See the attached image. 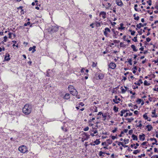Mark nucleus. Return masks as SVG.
Returning <instances> with one entry per match:
<instances>
[{
    "instance_id": "5",
    "label": "nucleus",
    "mask_w": 158,
    "mask_h": 158,
    "mask_svg": "<svg viewBox=\"0 0 158 158\" xmlns=\"http://www.w3.org/2000/svg\"><path fill=\"white\" fill-rule=\"evenodd\" d=\"M116 3L118 6L121 7L123 6V4L121 0H116Z\"/></svg>"
},
{
    "instance_id": "16",
    "label": "nucleus",
    "mask_w": 158,
    "mask_h": 158,
    "mask_svg": "<svg viewBox=\"0 0 158 158\" xmlns=\"http://www.w3.org/2000/svg\"><path fill=\"white\" fill-rule=\"evenodd\" d=\"M129 111V110H122L120 112L121 114H120V116H122L123 115V114L125 113V112H127Z\"/></svg>"
},
{
    "instance_id": "35",
    "label": "nucleus",
    "mask_w": 158,
    "mask_h": 158,
    "mask_svg": "<svg viewBox=\"0 0 158 158\" xmlns=\"http://www.w3.org/2000/svg\"><path fill=\"white\" fill-rule=\"evenodd\" d=\"M142 102V100L141 99H138L136 101V102L138 104H139Z\"/></svg>"
},
{
    "instance_id": "32",
    "label": "nucleus",
    "mask_w": 158,
    "mask_h": 158,
    "mask_svg": "<svg viewBox=\"0 0 158 158\" xmlns=\"http://www.w3.org/2000/svg\"><path fill=\"white\" fill-rule=\"evenodd\" d=\"M132 40L133 41H134L135 42H137V37L135 36L134 37V38L133 39H132Z\"/></svg>"
},
{
    "instance_id": "63",
    "label": "nucleus",
    "mask_w": 158,
    "mask_h": 158,
    "mask_svg": "<svg viewBox=\"0 0 158 158\" xmlns=\"http://www.w3.org/2000/svg\"><path fill=\"white\" fill-rule=\"evenodd\" d=\"M134 113L135 114H137L138 113V111L137 110H135L134 112Z\"/></svg>"
},
{
    "instance_id": "46",
    "label": "nucleus",
    "mask_w": 158,
    "mask_h": 158,
    "mask_svg": "<svg viewBox=\"0 0 158 158\" xmlns=\"http://www.w3.org/2000/svg\"><path fill=\"white\" fill-rule=\"evenodd\" d=\"M120 45L121 47H124V45L121 42L120 44Z\"/></svg>"
},
{
    "instance_id": "45",
    "label": "nucleus",
    "mask_w": 158,
    "mask_h": 158,
    "mask_svg": "<svg viewBox=\"0 0 158 158\" xmlns=\"http://www.w3.org/2000/svg\"><path fill=\"white\" fill-rule=\"evenodd\" d=\"M104 34L105 35V36H106V37H107V34H108V33H107V31H105V30L104 31Z\"/></svg>"
},
{
    "instance_id": "39",
    "label": "nucleus",
    "mask_w": 158,
    "mask_h": 158,
    "mask_svg": "<svg viewBox=\"0 0 158 158\" xmlns=\"http://www.w3.org/2000/svg\"><path fill=\"white\" fill-rule=\"evenodd\" d=\"M89 129V127H86L84 128L83 130L85 131H88Z\"/></svg>"
},
{
    "instance_id": "48",
    "label": "nucleus",
    "mask_w": 158,
    "mask_h": 158,
    "mask_svg": "<svg viewBox=\"0 0 158 158\" xmlns=\"http://www.w3.org/2000/svg\"><path fill=\"white\" fill-rule=\"evenodd\" d=\"M133 132V130H130L129 131V134L130 135H131L132 133Z\"/></svg>"
},
{
    "instance_id": "41",
    "label": "nucleus",
    "mask_w": 158,
    "mask_h": 158,
    "mask_svg": "<svg viewBox=\"0 0 158 158\" xmlns=\"http://www.w3.org/2000/svg\"><path fill=\"white\" fill-rule=\"evenodd\" d=\"M84 135H85V137H89L90 135L89 134H88L84 132Z\"/></svg>"
},
{
    "instance_id": "4",
    "label": "nucleus",
    "mask_w": 158,
    "mask_h": 158,
    "mask_svg": "<svg viewBox=\"0 0 158 158\" xmlns=\"http://www.w3.org/2000/svg\"><path fill=\"white\" fill-rule=\"evenodd\" d=\"M70 92L71 94L74 96H77L78 94L77 92L75 89H73V90H70Z\"/></svg>"
},
{
    "instance_id": "49",
    "label": "nucleus",
    "mask_w": 158,
    "mask_h": 158,
    "mask_svg": "<svg viewBox=\"0 0 158 158\" xmlns=\"http://www.w3.org/2000/svg\"><path fill=\"white\" fill-rule=\"evenodd\" d=\"M96 64H95L94 62H93L92 66L93 67H96Z\"/></svg>"
},
{
    "instance_id": "57",
    "label": "nucleus",
    "mask_w": 158,
    "mask_h": 158,
    "mask_svg": "<svg viewBox=\"0 0 158 158\" xmlns=\"http://www.w3.org/2000/svg\"><path fill=\"white\" fill-rule=\"evenodd\" d=\"M153 62H154L155 64L158 63V59L156 60H154Z\"/></svg>"
},
{
    "instance_id": "19",
    "label": "nucleus",
    "mask_w": 158,
    "mask_h": 158,
    "mask_svg": "<svg viewBox=\"0 0 158 158\" xmlns=\"http://www.w3.org/2000/svg\"><path fill=\"white\" fill-rule=\"evenodd\" d=\"M94 143L95 145H98L100 143V141H99V139H97L96 140L94 141Z\"/></svg>"
},
{
    "instance_id": "55",
    "label": "nucleus",
    "mask_w": 158,
    "mask_h": 158,
    "mask_svg": "<svg viewBox=\"0 0 158 158\" xmlns=\"http://www.w3.org/2000/svg\"><path fill=\"white\" fill-rule=\"evenodd\" d=\"M148 142L147 141L144 142L141 144V145H145Z\"/></svg>"
},
{
    "instance_id": "47",
    "label": "nucleus",
    "mask_w": 158,
    "mask_h": 158,
    "mask_svg": "<svg viewBox=\"0 0 158 158\" xmlns=\"http://www.w3.org/2000/svg\"><path fill=\"white\" fill-rule=\"evenodd\" d=\"M145 154H141V155L138 156V157L139 158H141L142 156H145Z\"/></svg>"
},
{
    "instance_id": "59",
    "label": "nucleus",
    "mask_w": 158,
    "mask_h": 158,
    "mask_svg": "<svg viewBox=\"0 0 158 158\" xmlns=\"http://www.w3.org/2000/svg\"><path fill=\"white\" fill-rule=\"evenodd\" d=\"M117 130V129L116 128H115V129L114 130H113L112 131V132L113 133L115 132Z\"/></svg>"
},
{
    "instance_id": "7",
    "label": "nucleus",
    "mask_w": 158,
    "mask_h": 158,
    "mask_svg": "<svg viewBox=\"0 0 158 158\" xmlns=\"http://www.w3.org/2000/svg\"><path fill=\"white\" fill-rule=\"evenodd\" d=\"M147 24L146 23H144L143 24H142V23H140L139 24H137L136 26L137 28L139 29H140L141 27H143L144 26H146L147 25Z\"/></svg>"
},
{
    "instance_id": "36",
    "label": "nucleus",
    "mask_w": 158,
    "mask_h": 158,
    "mask_svg": "<svg viewBox=\"0 0 158 158\" xmlns=\"http://www.w3.org/2000/svg\"><path fill=\"white\" fill-rule=\"evenodd\" d=\"M128 62L130 65H132V60L131 59H129V60L128 61Z\"/></svg>"
},
{
    "instance_id": "53",
    "label": "nucleus",
    "mask_w": 158,
    "mask_h": 158,
    "mask_svg": "<svg viewBox=\"0 0 158 158\" xmlns=\"http://www.w3.org/2000/svg\"><path fill=\"white\" fill-rule=\"evenodd\" d=\"M13 34V33L10 32L8 33V35H9V38H11V35L12 34Z\"/></svg>"
},
{
    "instance_id": "11",
    "label": "nucleus",
    "mask_w": 158,
    "mask_h": 158,
    "mask_svg": "<svg viewBox=\"0 0 158 158\" xmlns=\"http://www.w3.org/2000/svg\"><path fill=\"white\" fill-rule=\"evenodd\" d=\"M145 135L144 134H143L142 135H140L139 136V137L140 140H142L143 141L145 139Z\"/></svg>"
},
{
    "instance_id": "61",
    "label": "nucleus",
    "mask_w": 158,
    "mask_h": 158,
    "mask_svg": "<svg viewBox=\"0 0 158 158\" xmlns=\"http://www.w3.org/2000/svg\"><path fill=\"white\" fill-rule=\"evenodd\" d=\"M147 12L148 13H149L150 15H152L153 13V11H152V12H150V11L149 10H148L147 11Z\"/></svg>"
},
{
    "instance_id": "51",
    "label": "nucleus",
    "mask_w": 158,
    "mask_h": 158,
    "mask_svg": "<svg viewBox=\"0 0 158 158\" xmlns=\"http://www.w3.org/2000/svg\"><path fill=\"white\" fill-rule=\"evenodd\" d=\"M123 142H118V145L119 146H120V145H121L122 146L123 144Z\"/></svg>"
},
{
    "instance_id": "25",
    "label": "nucleus",
    "mask_w": 158,
    "mask_h": 158,
    "mask_svg": "<svg viewBox=\"0 0 158 158\" xmlns=\"http://www.w3.org/2000/svg\"><path fill=\"white\" fill-rule=\"evenodd\" d=\"M140 152V151L138 150H134L133 152V153L134 154H136L137 153H139Z\"/></svg>"
},
{
    "instance_id": "14",
    "label": "nucleus",
    "mask_w": 158,
    "mask_h": 158,
    "mask_svg": "<svg viewBox=\"0 0 158 158\" xmlns=\"http://www.w3.org/2000/svg\"><path fill=\"white\" fill-rule=\"evenodd\" d=\"M70 98V95L69 94L67 93L64 97V98L65 99H68Z\"/></svg>"
},
{
    "instance_id": "12",
    "label": "nucleus",
    "mask_w": 158,
    "mask_h": 158,
    "mask_svg": "<svg viewBox=\"0 0 158 158\" xmlns=\"http://www.w3.org/2000/svg\"><path fill=\"white\" fill-rule=\"evenodd\" d=\"M35 48L36 47L35 46H33L32 47H30L29 49V51H31L33 50L32 52L34 53L36 51L35 49Z\"/></svg>"
},
{
    "instance_id": "17",
    "label": "nucleus",
    "mask_w": 158,
    "mask_h": 158,
    "mask_svg": "<svg viewBox=\"0 0 158 158\" xmlns=\"http://www.w3.org/2000/svg\"><path fill=\"white\" fill-rule=\"evenodd\" d=\"M131 47L133 51L137 52L138 51V49L136 48L135 46L134 45H132Z\"/></svg>"
},
{
    "instance_id": "40",
    "label": "nucleus",
    "mask_w": 158,
    "mask_h": 158,
    "mask_svg": "<svg viewBox=\"0 0 158 158\" xmlns=\"http://www.w3.org/2000/svg\"><path fill=\"white\" fill-rule=\"evenodd\" d=\"M129 139H124V141L125 142V144H126L127 143H128V142H129Z\"/></svg>"
},
{
    "instance_id": "62",
    "label": "nucleus",
    "mask_w": 158,
    "mask_h": 158,
    "mask_svg": "<svg viewBox=\"0 0 158 158\" xmlns=\"http://www.w3.org/2000/svg\"><path fill=\"white\" fill-rule=\"evenodd\" d=\"M79 105H81V106H83L84 105V104L82 102H80Z\"/></svg>"
},
{
    "instance_id": "52",
    "label": "nucleus",
    "mask_w": 158,
    "mask_h": 158,
    "mask_svg": "<svg viewBox=\"0 0 158 158\" xmlns=\"http://www.w3.org/2000/svg\"><path fill=\"white\" fill-rule=\"evenodd\" d=\"M135 20H138L139 19V16H137L136 17L134 18Z\"/></svg>"
},
{
    "instance_id": "60",
    "label": "nucleus",
    "mask_w": 158,
    "mask_h": 158,
    "mask_svg": "<svg viewBox=\"0 0 158 158\" xmlns=\"http://www.w3.org/2000/svg\"><path fill=\"white\" fill-rule=\"evenodd\" d=\"M116 138V137L114 136H111V138L113 140H114Z\"/></svg>"
},
{
    "instance_id": "37",
    "label": "nucleus",
    "mask_w": 158,
    "mask_h": 158,
    "mask_svg": "<svg viewBox=\"0 0 158 158\" xmlns=\"http://www.w3.org/2000/svg\"><path fill=\"white\" fill-rule=\"evenodd\" d=\"M96 26L97 27H99L100 26V23L98 22H96Z\"/></svg>"
},
{
    "instance_id": "24",
    "label": "nucleus",
    "mask_w": 158,
    "mask_h": 158,
    "mask_svg": "<svg viewBox=\"0 0 158 158\" xmlns=\"http://www.w3.org/2000/svg\"><path fill=\"white\" fill-rule=\"evenodd\" d=\"M126 120H128V123H131L132 121L134 120V118H127Z\"/></svg>"
},
{
    "instance_id": "44",
    "label": "nucleus",
    "mask_w": 158,
    "mask_h": 158,
    "mask_svg": "<svg viewBox=\"0 0 158 158\" xmlns=\"http://www.w3.org/2000/svg\"><path fill=\"white\" fill-rule=\"evenodd\" d=\"M138 6V5L137 4H135V5L134 7H135V10L136 11H138V9L137 8V7Z\"/></svg>"
},
{
    "instance_id": "42",
    "label": "nucleus",
    "mask_w": 158,
    "mask_h": 158,
    "mask_svg": "<svg viewBox=\"0 0 158 158\" xmlns=\"http://www.w3.org/2000/svg\"><path fill=\"white\" fill-rule=\"evenodd\" d=\"M30 24V22H28L27 23H25L24 24V26H27V25H29Z\"/></svg>"
},
{
    "instance_id": "31",
    "label": "nucleus",
    "mask_w": 158,
    "mask_h": 158,
    "mask_svg": "<svg viewBox=\"0 0 158 158\" xmlns=\"http://www.w3.org/2000/svg\"><path fill=\"white\" fill-rule=\"evenodd\" d=\"M143 117L145 119H147L148 118V117L147 115V113H145L144 114L143 116Z\"/></svg>"
},
{
    "instance_id": "64",
    "label": "nucleus",
    "mask_w": 158,
    "mask_h": 158,
    "mask_svg": "<svg viewBox=\"0 0 158 158\" xmlns=\"http://www.w3.org/2000/svg\"><path fill=\"white\" fill-rule=\"evenodd\" d=\"M153 90L155 91H158V87H157V88H154Z\"/></svg>"
},
{
    "instance_id": "10",
    "label": "nucleus",
    "mask_w": 158,
    "mask_h": 158,
    "mask_svg": "<svg viewBox=\"0 0 158 158\" xmlns=\"http://www.w3.org/2000/svg\"><path fill=\"white\" fill-rule=\"evenodd\" d=\"M150 140L151 141H153L154 140L155 141V143H152V144L154 145L155 144H156V145H158V144L157 143V141L156 138H151L150 139Z\"/></svg>"
},
{
    "instance_id": "20",
    "label": "nucleus",
    "mask_w": 158,
    "mask_h": 158,
    "mask_svg": "<svg viewBox=\"0 0 158 158\" xmlns=\"http://www.w3.org/2000/svg\"><path fill=\"white\" fill-rule=\"evenodd\" d=\"M98 77L99 79H102L104 77V75L103 74L100 73L98 75Z\"/></svg>"
},
{
    "instance_id": "18",
    "label": "nucleus",
    "mask_w": 158,
    "mask_h": 158,
    "mask_svg": "<svg viewBox=\"0 0 158 158\" xmlns=\"http://www.w3.org/2000/svg\"><path fill=\"white\" fill-rule=\"evenodd\" d=\"M132 138L134 140H138V138L137 136L134 134H133L131 136Z\"/></svg>"
},
{
    "instance_id": "8",
    "label": "nucleus",
    "mask_w": 158,
    "mask_h": 158,
    "mask_svg": "<svg viewBox=\"0 0 158 158\" xmlns=\"http://www.w3.org/2000/svg\"><path fill=\"white\" fill-rule=\"evenodd\" d=\"M10 59V57L9 54L7 53L6 54V55L4 58V60L6 61H8Z\"/></svg>"
},
{
    "instance_id": "54",
    "label": "nucleus",
    "mask_w": 158,
    "mask_h": 158,
    "mask_svg": "<svg viewBox=\"0 0 158 158\" xmlns=\"http://www.w3.org/2000/svg\"><path fill=\"white\" fill-rule=\"evenodd\" d=\"M114 34L115 35H116L118 34V32L117 31H115Z\"/></svg>"
},
{
    "instance_id": "28",
    "label": "nucleus",
    "mask_w": 158,
    "mask_h": 158,
    "mask_svg": "<svg viewBox=\"0 0 158 158\" xmlns=\"http://www.w3.org/2000/svg\"><path fill=\"white\" fill-rule=\"evenodd\" d=\"M144 84L145 85L149 86L150 85V84L148 83L146 80L144 81Z\"/></svg>"
},
{
    "instance_id": "9",
    "label": "nucleus",
    "mask_w": 158,
    "mask_h": 158,
    "mask_svg": "<svg viewBox=\"0 0 158 158\" xmlns=\"http://www.w3.org/2000/svg\"><path fill=\"white\" fill-rule=\"evenodd\" d=\"M100 15H102L103 19H105L106 18V13L104 11H102L100 13Z\"/></svg>"
},
{
    "instance_id": "34",
    "label": "nucleus",
    "mask_w": 158,
    "mask_h": 158,
    "mask_svg": "<svg viewBox=\"0 0 158 158\" xmlns=\"http://www.w3.org/2000/svg\"><path fill=\"white\" fill-rule=\"evenodd\" d=\"M147 2L148 3L149 6H151L152 5V1L151 0H148L147 1Z\"/></svg>"
},
{
    "instance_id": "50",
    "label": "nucleus",
    "mask_w": 158,
    "mask_h": 158,
    "mask_svg": "<svg viewBox=\"0 0 158 158\" xmlns=\"http://www.w3.org/2000/svg\"><path fill=\"white\" fill-rule=\"evenodd\" d=\"M146 40L148 42H149L151 40V39L149 37L147 38Z\"/></svg>"
},
{
    "instance_id": "23",
    "label": "nucleus",
    "mask_w": 158,
    "mask_h": 158,
    "mask_svg": "<svg viewBox=\"0 0 158 158\" xmlns=\"http://www.w3.org/2000/svg\"><path fill=\"white\" fill-rule=\"evenodd\" d=\"M69 90L70 91V90H73V89H74V87L73 86L69 85L68 87Z\"/></svg>"
},
{
    "instance_id": "27",
    "label": "nucleus",
    "mask_w": 158,
    "mask_h": 158,
    "mask_svg": "<svg viewBox=\"0 0 158 158\" xmlns=\"http://www.w3.org/2000/svg\"><path fill=\"white\" fill-rule=\"evenodd\" d=\"M121 89L122 93L123 94L125 93L126 91V90L123 88V87H121Z\"/></svg>"
},
{
    "instance_id": "29",
    "label": "nucleus",
    "mask_w": 158,
    "mask_h": 158,
    "mask_svg": "<svg viewBox=\"0 0 158 158\" xmlns=\"http://www.w3.org/2000/svg\"><path fill=\"white\" fill-rule=\"evenodd\" d=\"M107 142L108 143V144H110L112 143V141L110 139H109L107 140Z\"/></svg>"
},
{
    "instance_id": "30",
    "label": "nucleus",
    "mask_w": 158,
    "mask_h": 158,
    "mask_svg": "<svg viewBox=\"0 0 158 158\" xmlns=\"http://www.w3.org/2000/svg\"><path fill=\"white\" fill-rule=\"evenodd\" d=\"M103 154H105V152H103L101 151L99 152V155L100 156H104V155H102Z\"/></svg>"
},
{
    "instance_id": "2",
    "label": "nucleus",
    "mask_w": 158,
    "mask_h": 158,
    "mask_svg": "<svg viewBox=\"0 0 158 158\" xmlns=\"http://www.w3.org/2000/svg\"><path fill=\"white\" fill-rule=\"evenodd\" d=\"M19 150L22 153H24L27 151V147L24 145L20 146L18 148Z\"/></svg>"
},
{
    "instance_id": "1",
    "label": "nucleus",
    "mask_w": 158,
    "mask_h": 158,
    "mask_svg": "<svg viewBox=\"0 0 158 158\" xmlns=\"http://www.w3.org/2000/svg\"><path fill=\"white\" fill-rule=\"evenodd\" d=\"M32 110V106L28 104H26L23 108V113L26 115H28L30 114Z\"/></svg>"
},
{
    "instance_id": "6",
    "label": "nucleus",
    "mask_w": 158,
    "mask_h": 158,
    "mask_svg": "<svg viewBox=\"0 0 158 158\" xmlns=\"http://www.w3.org/2000/svg\"><path fill=\"white\" fill-rule=\"evenodd\" d=\"M116 67V64L114 63L111 62L109 64V67L110 68L114 69Z\"/></svg>"
},
{
    "instance_id": "22",
    "label": "nucleus",
    "mask_w": 158,
    "mask_h": 158,
    "mask_svg": "<svg viewBox=\"0 0 158 158\" xmlns=\"http://www.w3.org/2000/svg\"><path fill=\"white\" fill-rule=\"evenodd\" d=\"M113 110L115 112H117L118 111V108L116 107L115 106H114Z\"/></svg>"
},
{
    "instance_id": "3",
    "label": "nucleus",
    "mask_w": 158,
    "mask_h": 158,
    "mask_svg": "<svg viewBox=\"0 0 158 158\" xmlns=\"http://www.w3.org/2000/svg\"><path fill=\"white\" fill-rule=\"evenodd\" d=\"M59 26H52L51 30V31L52 32H55L58 31Z\"/></svg>"
},
{
    "instance_id": "13",
    "label": "nucleus",
    "mask_w": 158,
    "mask_h": 158,
    "mask_svg": "<svg viewBox=\"0 0 158 158\" xmlns=\"http://www.w3.org/2000/svg\"><path fill=\"white\" fill-rule=\"evenodd\" d=\"M146 127L148 128V131H150L153 128L150 125H147Z\"/></svg>"
},
{
    "instance_id": "56",
    "label": "nucleus",
    "mask_w": 158,
    "mask_h": 158,
    "mask_svg": "<svg viewBox=\"0 0 158 158\" xmlns=\"http://www.w3.org/2000/svg\"><path fill=\"white\" fill-rule=\"evenodd\" d=\"M142 29H141L140 31H138V32L139 34V35H141L142 34Z\"/></svg>"
},
{
    "instance_id": "33",
    "label": "nucleus",
    "mask_w": 158,
    "mask_h": 158,
    "mask_svg": "<svg viewBox=\"0 0 158 158\" xmlns=\"http://www.w3.org/2000/svg\"><path fill=\"white\" fill-rule=\"evenodd\" d=\"M105 30L107 32L110 33V29L108 27H106L105 29Z\"/></svg>"
},
{
    "instance_id": "15",
    "label": "nucleus",
    "mask_w": 158,
    "mask_h": 158,
    "mask_svg": "<svg viewBox=\"0 0 158 158\" xmlns=\"http://www.w3.org/2000/svg\"><path fill=\"white\" fill-rule=\"evenodd\" d=\"M117 96H115V98L113 100V101L116 104H118L119 102L117 101Z\"/></svg>"
},
{
    "instance_id": "43",
    "label": "nucleus",
    "mask_w": 158,
    "mask_h": 158,
    "mask_svg": "<svg viewBox=\"0 0 158 158\" xmlns=\"http://www.w3.org/2000/svg\"><path fill=\"white\" fill-rule=\"evenodd\" d=\"M120 42L119 40H113V42L115 43H118Z\"/></svg>"
},
{
    "instance_id": "21",
    "label": "nucleus",
    "mask_w": 158,
    "mask_h": 158,
    "mask_svg": "<svg viewBox=\"0 0 158 158\" xmlns=\"http://www.w3.org/2000/svg\"><path fill=\"white\" fill-rule=\"evenodd\" d=\"M120 27H118V30H123L125 28L124 27H123V23H120Z\"/></svg>"
},
{
    "instance_id": "38",
    "label": "nucleus",
    "mask_w": 158,
    "mask_h": 158,
    "mask_svg": "<svg viewBox=\"0 0 158 158\" xmlns=\"http://www.w3.org/2000/svg\"><path fill=\"white\" fill-rule=\"evenodd\" d=\"M7 37L6 36H5L4 37V40L3 41L4 42H6L7 41Z\"/></svg>"
},
{
    "instance_id": "58",
    "label": "nucleus",
    "mask_w": 158,
    "mask_h": 158,
    "mask_svg": "<svg viewBox=\"0 0 158 158\" xmlns=\"http://www.w3.org/2000/svg\"><path fill=\"white\" fill-rule=\"evenodd\" d=\"M139 50H140V51H143V50H144V48H143V47H141L139 49Z\"/></svg>"
},
{
    "instance_id": "26",
    "label": "nucleus",
    "mask_w": 158,
    "mask_h": 158,
    "mask_svg": "<svg viewBox=\"0 0 158 158\" xmlns=\"http://www.w3.org/2000/svg\"><path fill=\"white\" fill-rule=\"evenodd\" d=\"M129 31L131 32V35H134L135 32V31H132L130 29Z\"/></svg>"
}]
</instances>
